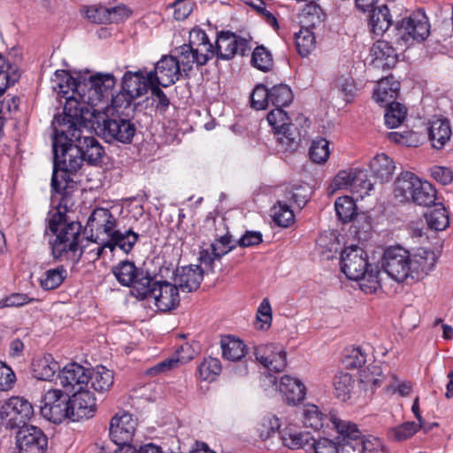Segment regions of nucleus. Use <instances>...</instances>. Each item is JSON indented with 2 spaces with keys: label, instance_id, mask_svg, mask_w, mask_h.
<instances>
[{
  "label": "nucleus",
  "instance_id": "f257e3e1",
  "mask_svg": "<svg viewBox=\"0 0 453 453\" xmlns=\"http://www.w3.org/2000/svg\"><path fill=\"white\" fill-rule=\"evenodd\" d=\"M95 112L81 107L74 98H68L64 106V113L55 116L53 128V173L51 192L53 197L60 196L59 203L66 208L70 202V188L73 180L70 177L75 173L86 160L95 164L101 160L104 150L98 140L84 134L81 127L88 123L94 127Z\"/></svg>",
  "mask_w": 453,
  "mask_h": 453
},
{
  "label": "nucleus",
  "instance_id": "f03ea898",
  "mask_svg": "<svg viewBox=\"0 0 453 453\" xmlns=\"http://www.w3.org/2000/svg\"><path fill=\"white\" fill-rule=\"evenodd\" d=\"M435 253L419 248L411 255L404 248L396 245L385 250L381 265L384 272L395 281L402 283L411 279L418 281L424 279L435 266Z\"/></svg>",
  "mask_w": 453,
  "mask_h": 453
},
{
  "label": "nucleus",
  "instance_id": "7ed1b4c3",
  "mask_svg": "<svg viewBox=\"0 0 453 453\" xmlns=\"http://www.w3.org/2000/svg\"><path fill=\"white\" fill-rule=\"evenodd\" d=\"M55 74L60 78L58 83V93L66 100L74 98L81 107L91 111L93 106H96L111 95L116 84V79L111 73H98L83 82H77L65 71H56Z\"/></svg>",
  "mask_w": 453,
  "mask_h": 453
},
{
  "label": "nucleus",
  "instance_id": "20e7f679",
  "mask_svg": "<svg viewBox=\"0 0 453 453\" xmlns=\"http://www.w3.org/2000/svg\"><path fill=\"white\" fill-rule=\"evenodd\" d=\"M52 201H58V206L57 211L50 212L47 219V228L56 234L54 241L50 242L51 255L55 260L72 259L79 250L81 231V226L79 222L65 223V212L73 203L72 192L70 191V202L66 208L60 205L59 195L56 198L52 196Z\"/></svg>",
  "mask_w": 453,
  "mask_h": 453
},
{
  "label": "nucleus",
  "instance_id": "39448f33",
  "mask_svg": "<svg viewBox=\"0 0 453 453\" xmlns=\"http://www.w3.org/2000/svg\"><path fill=\"white\" fill-rule=\"evenodd\" d=\"M177 62L185 76L192 70L193 65L202 66L214 57V47L206 33L202 29H192L189 42L175 49Z\"/></svg>",
  "mask_w": 453,
  "mask_h": 453
},
{
  "label": "nucleus",
  "instance_id": "423d86ee",
  "mask_svg": "<svg viewBox=\"0 0 453 453\" xmlns=\"http://www.w3.org/2000/svg\"><path fill=\"white\" fill-rule=\"evenodd\" d=\"M94 128L102 138L109 143L120 142L129 144L136 132L135 125L131 119L122 117L119 114L111 116H96L92 118Z\"/></svg>",
  "mask_w": 453,
  "mask_h": 453
},
{
  "label": "nucleus",
  "instance_id": "0eeeda50",
  "mask_svg": "<svg viewBox=\"0 0 453 453\" xmlns=\"http://www.w3.org/2000/svg\"><path fill=\"white\" fill-rule=\"evenodd\" d=\"M111 272L121 286L130 288L133 296L146 299V294L150 291L147 284L151 280L149 271L138 268L134 262L126 259L113 266Z\"/></svg>",
  "mask_w": 453,
  "mask_h": 453
},
{
  "label": "nucleus",
  "instance_id": "6e6552de",
  "mask_svg": "<svg viewBox=\"0 0 453 453\" xmlns=\"http://www.w3.org/2000/svg\"><path fill=\"white\" fill-rule=\"evenodd\" d=\"M300 415L303 426L313 430H319L324 426H329L331 424L340 434H357L356 424L342 420L334 413L324 414L317 405H304L300 411Z\"/></svg>",
  "mask_w": 453,
  "mask_h": 453
},
{
  "label": "nucleus",
  "instance_id": "1a4fd4ad",
  "mask_svg": "<svg viewBox=\"0 0 453 453\" xmlns=\"http://www.w3.org/2000/svg\"><path fill=\"white\" fill-rule=\"evenodd\" d=\"M34 416L32 403L21 396H12L2 404L0 418L9 429L27 426V422Z\"/></svg>",
  "mask_w": 453,
  "mask_h": 453
},
{
  "label": "nucleus",
  "instance_id": "9d476101",
  "mask_svg": "<svg viewBox=\"0 0 453 453\" xmlns=\"http://www.w3.org/2000/svg\"><path fill=\"white\" fill-rule=\"evenodd\" d=\"M309 120L303 116L296 118L295 123H291L274 131L276 149L278 152L293 153L297 150L302 137L306 134V127Z\"/></svg>",
  "mask_w": 453,
  "mask_h": 453
},
{
  "label": "nucleus",
  "instance_id": "9b49d317",
  "mask_svg": "<svg viewBox=\"0 0 453 453\" xmlns=\"http://www.w3.org/2000/svg\"><path fill=\"white\" fill-rule=\"evenodd\" d=\"M147 286L150 291L146 294V298L152 296L158 311L166 312L179 305V289L175 284L158 280L155 275H151V280Z\"/></svg>",
  "mask_w": 453,
  "mask_h": 453
},
{
  "label": "nucleus",
  "instance_id": "f8f14e48",
  "mask_svg": "<svg viewBox=\"0 0 453 453\" xmlns=\"http://www.w3.org/2000/svg\"><path fill=\"white\" fill-rule=\"evenodd\" d=\"M69 394L60 389L48 390L41 406V414L47 420L59 424L69 418Z\"/></svg>",
  "mask_w": 453,
  "mask_h": 453
},
{
  "label": "nucleus",
  "instance_id": "ddd939ff",
  "mask_svg": "<svg viewBox=\"0 0 453 453\" xmlns=\"http://www.w3.org/2000/svg\"><path fill=\"white\" fill-rule=\"evenodd\" d=\"M372 265L368 263L367 253L357 245L346 247L341 255V269L352 280L363 278Z\"/></svg>",
  "mask_w": 453,
  "mask_h": 453
},
{
  "label": "nucleus",
  "instance_id": "4468645a",
  "mask_svg": "<svg viewBox=\"0 0 453 453\" xmlns=\"http://www.w3.org/2000/svg\"><path fill=\"white\" fill-rule=\"evenodd\" d=\"M396 30L405 39L407 36L416 41H424L430 34L428 18L422 10H418L397 20Z\"/></svg>",
  "mask_w": 453,
  "mask_h": 453
},
{
  "label": "nucleus",
  "instance_id": "2eb2a0df",
  "mask_svg": "<svg viewBox=\"0 0 453 453\" xmlns=\"http://www.w3.org/2000/svg\"><path fill=\"white\" fill-rule=\"evenodd\" d=\"M16 444L19 453H44L48 438L37 426H21L16 435Z\"/></svg>",
  "mask_w": 453,
  "mask_h": 453
},
{
  "label": "nucleus",
  "instance_id": "dca6fc26",
  "mask_svg": "<svg viewBox=\"0 0 453 453\" xmlns=\"http://www.w3.org/2000/svg\"><path fill=\"white\" fill-rule=\"evenodd\" d=\"M250 50L249 42L246 39L236 36L230 32H220L216 40L214 56L223 60H229L236 54L248 55Z\"/></svg>",
  "mask_w": 453,
  "mask_h": 453
},
{
  "label": "nucleus",
  "instance_id": "f3484780",
  "mask_svg": "<svg viewBox=\"0 0 453 453\" xmlns=\"http://www.w3.org/2000/svg\"><path fill=\"white\" fill-rule=\"evenodd\" d=\"M136 426V419L130 413L118 412L110 422V437L116 445L130 443L133 441Z\"/></svg>",
  "mask_w": 453,
  "mask_h": 453
},
{
  "label": "nucleus",
  "instance_id": "a211bd4d",
  "mask_svg": "<svg viewBox=\"0 0 453 453\" xmlns=\"http://www.w3.org/2000/svg\"><path fill=\"white\" fill-rule=\"evenodd\" d=\"M96 411V397L88 389L79 390L69 396V419L75 422L92 418Z\"/></svg>",
  "mask_w": 453,
  "mask_h": 453
},
{
  "label": "nucleus",
  "instance_id": "6ab92c4d",
  "mask_svg": "<svg viewBox=\"0 0 453 453\" xmlns=\"http://www.w3.org/2000/svg\"><path fill=\"white\" fill-rule=\"evenodd\" d=\"M149 73L152 81L164 88L174 84L182 74L177 58L172 55L163 56Z\"/></svg>",
  "mask_w": 453,
  "mask_h": 453
},
{
  "label": "nucleus",
  "instance_id": "aec40b11",
  "mask_svg": "<svg viewBox=\"0 0 453 453\" xmlns=\"http://www.w3.org/2000/svg\"><path fill=\"white\" fill-rule=\"evenodd\" d=\"M88 369L77 363H71L59 370V384L67 394L88 389Z\"/></svg>",
  "mask_w": 453,
  "mask_h": 453
},
{
  "label": "nucleus",
  "instance_id": "412c9836",
  "mask_svg": "<svg viewBox=\"0 0 453 453\" xmlns=\"http://www.w3.org/2000/svg\"><path fill=\"white\" fill-rule=\"evenodd\" d=\"M256 359L268 371L280 372L287 365V353L277 344L258 345L254 351Z\"/></svg>",
  "mask_w": 453,
  "mask_h": 453
},
{
  "label": "nucleus",
  "instance_id": "4be33fe9",
  "mask_svg": "<svg viewBox=\"0 0 453 453\" xmlns=\"http://www.w3.org/2000/svg\"><path fill=\"white\" fill-rule=\"evenodd\" d=\"M118 220L110 210L96 208L88 219L87 228L91 233V240L95 235V242H97L100 234L107 237L116 229Z\"/></svg>",
  "mask_w": 453,
  "mask_h": 453
},
{
  "label": "nucleus",
  "instance_id": "5701e85b",
  "mask_svg": "<svg viewBox=\"0 0 453 453\" xmlns=\"http://www.w3.org/2000/svg\"><path fill=\"white\" fill-rule=\"evenodd\" d=\"M153 84L150 73L142 70L127 71L121 81L122 90L129 95V100H134L145 95Z\"/></svg>",
  "mask_w": 453,
  "mask_h": 453
},
{
  "label": "nucleus",
  "instance_id": "b1692460",
  "mask_svg": "<svg viewBox=\"0 0 453 453\" xmlns=\"http://www.w3.org/2000/svg\"><path fill=\"white\" fill-rule=\"evenodd\" d=\"M360 431L357 427V434H342L349 441L342 446V453H384L380 439L373 436L360 437Z\"/></svg>",
  "mask_w": 453,
  "mask_h": 453
},
{
  "label": "nucleus",
  "instance_id": "393cba45",
  "mask_svg": "<svg viewBox=\"0 0 453 453\" xmlns=\"http://www.w3.org/2000/svg\"><path fill=\"white\" fill-rule=\"evenodd\" d=\"M203 279V270L200 265H188L178 268L175 273L174 284L182 292L196 290Z\"/></svg>",
  "mask_w": 453,
  "mask_h": 453
},
{
  "label": "nucleus",
  "instance_id": "a878e982",
  "mask_svg": "<svg viewBox=\"0 0 453 453\" xmlns=\"http://www.w3.org/2000/svg\"><path fill=\"white\" fill-rule=\"evenodd\" d=\"M88 386L99 395L108 393L114 384L113 371L104 365L88 369Z\"/></svg>",
  "mask_w": 453,
  "mask_h": 453
},
{
  "label": "nucleus",
  "instance_id": "bb28decb",
  "mask_svg": "<svg viewBox=\"0 0 453 453\" xmlns=\"http://www.w3.org/2000/svg\"><path fill=\"white\" fill-rule=\"evenodd\" d=\"M373 65L382 69H390L395 65L398 55L392 45L387 41H378L371 49Z\"/></svg>",
  "mask_w": 453,
  "mask_h": 453
},
{
  "label": "nucleus",
  "instance_id": "cd10ccee",
  "mask_svg": "<svg viewBox=\"0 0 453 453\" xmlns=\"http://www.w3.org/2000/svg\"><path fill=\"white\" fill-rule=\"evenodd\" d=\"M279 390L288 404H296L302 402L306 395L303 383L296 378L288 375L281 377Z\"/></svg>",
  "mask_w": 453,
  "mask_h": 453
},
{
  "label": "nucleus",
  "instance_id": "c85d7f7f",
  "mask_svg": "<svg viewBox=\"0 0 453 453\" xmlns=\"http://www.w3.org/2000/svg\"><path fill=\"white\" fill-rule=\"evenodd\" d=\"M400 91V83L389 75L381 79L373 92V99L382 106H388L391 103H396Z\"/></svg>",
  "mask_w": 453,
  "mask_h": 453
},
{
  "label": "nucleus",
  "instance_id": "c756f323",
  "mask_svg": "<svg viewBox=\"0 0 453 453\" xmlns=\"http://www.w3.org/2000/svg\"><path fill=\"white\" fill-rule=\"evenodd\" d=\"M282 444L288 449H303L310 452L314 437L309 432L296 431L292 427H286L280 433Z\"/></svg>",
  "mask_w": 453,
  "mask_h": 453
},
{
  "label": "nucleus",
  "instance_id": "7c9ffc66",
  "mask_svg": "<svg viewBox=\"0 0 453 453\" xmlns=\"http://www.w3.org/2000/svg\"><path fill=\"white\" fill-rule=\"evenodd\" d=\"M451 135V127L447 119H438L430 123L428 137L434 149H442L449 141Z\"/></svg>",
  "mask_w": 453,
  "mask_h": 453
},
{
  "label": "nucleus",
  "instance_id": "2f4dec72",
  "mask_svg": "<svg viewBox=\"0 0 453 453\" xmlns=\"http://www.w3.org/2000/svg\"><path fill=\"white\" fill-rule=\"evenodd\" d=\"M139 239V234L132 229H127L124 232L115 229L106 241V245L111 251L116 248L121 250L125 254H128L133 250L134 244Z\"/></svg>",
  "mask_w": 453,
  "mask_h": 453
},
{
  "label": "nucleus",
  "instance_id": "473e14b6",
  "mask_svg": "<svg viewBox=\"0 0 453 453\" xmlns=\"http://www.w3.org/2000/svg\"><path fill=\"white\" fill-rule=\"evenodd\" d=\"M414 173L410 172L402 173L395 182L394 195L400 202H409L411 200L413 194L419 181Z\"/></svg>",
  "mask_w": 453,
  "mask_h": 453
},
{
  "label": "nucleus",
  "instance_id": "72a5a7b5",
  "mask_svg": "<svg viewBox=\"0 0 453 453\" xmlns=\"http://www.w3.org/2000/svg\"><path fill=\"white\" fill-rule=\"evenodd\" d=\"M220 347L223 358L232 362L242 360L247 353L246 344L232 335L223 336L220 340Z\"/></svg>",
  "mask_w": 453,
  "mask_h": 453
},
{
  "label": "nucleus",
  "instance_id": "f704fd0d",
  "mask_svg": "<svg viewBox=\"0 0 453 453\" xmlns=\"http://www.w3.org/2000/svg\"><path fill=\"white\" fill-rule=\"evenodd\" d=\"M393 24L392 15L387 5L373 9L370 15L371 31L376 35H382Z\"/></svg>",
  "mask_w": 453,
  "mask_h": 453
},
{
  "label": "nucleus",
  "instance_id": "c9c22d12",
  "mask_svg": "<svg viewBox=\"0 0 453 453\" xmlns=\"http://www.w3.org/2000/svg\"><path fill=\"white\" fill-rule=\"evenodd\" d=\"M58 370V363L50 355L35 359L32 363L33 376L37 380H50Z\"/></svg>",
  "mask_w": 453,
  "mask_h": 453
},
{
  "label": "nucleus",
  "instance_id": "e433bc0d",
  "mask_svg": "<svg viewBox=\"0 0 453 453\" xmlns=\"http://www.w3.org/2000/svg\"><path fill=\"white\" fill-rule=\"evenodd\" d=\"M370 168L377 179L381 182H388L391 180L395 167L393 160L382 153L372 159Z\"/></svg>",
  "mask_w": 453,
  "mask_h": 453
},
{
  "label": "nucleus",
  "instance_id": "4c0bfd02",
  "mask_svg": "<svg viewBox=\"0 0 453 453\" xmlns=\"http://www.w3.org/2000/svg\"><path fill=\"white\" fill-rule=\"evenodd\" d=\"M67 277V271L63 265L46 270L40 277V286L44 290L58 288Z\"/></svg>",
  "mask_w": 453,
  "mask_h": 453
},
{
  "label": "nucleus",
  "instance_id": "58836bf2",
  "mask_svg": "<svg viewBox=\"0 0 453 453\" xmlns=\"http://www.w3.org/2000/svg\"><path fill=\"white\" fill-rule=\"evenodd\" d=\"M123 10L120 6L107 8L104 5H91L86 8V17L91 22L106 24L113 21L112 15Z\"/></svg>",
  "mask_w": 453,
  "mask_h": 453
},
{
  "label": "nucleus",
  "instance_id": "ea45409f",
  "mask_svg": "<svg viewBox=\"0 0 453 453\" xmlns=\"http://www.w3.org/2000/svg\"><path fill=\"white\" fill-rule=\"evenodd\" d=\"M355 380L348 372H339L334 378V388L335 396L346 402L351 397Z\"/></svg>",
  "mask_w": 453,
  "mask_h": 453
},
{
  "label": "nucleus",
  "instance_id": "a19ab883",
  "mask_svg": "<svg viewBox=\"0 0 453 453\" xmlns=\"http://www.w3.org/2000/svg\"><path fill=\"white\" fill-rule=\"evenodd\" d=\"M418 187L413 191V196L411 202L419 206H430L434 204L436 200V190L427 181H422L421 180L417 183Z\"/></svg>",
  "mask_w": 453,
  "mask_h": 453
},
{
  "label": "nucleus",
  "instance_id": "79ce46f5",
  "mask_svg": "<svg viewBox=\"0 0 453 453\" xmlns=\"http://www.w3.org/2000/svg\"><path fill=\"white\" fill-rule=\"evenodd\" d=\"M273 222L281 227H288L295 222V214L287 202L278 201L272 208Z\"/></svg>",
  "mask_w": 453,
  "mask_h": 453
},
{
  "label": "nucleus",
  "instance_id": "37998d69",
  "mask_svg": "<svg viewBox=\"0 0 453 453\" xmlns=\"http://www.w3.org/2000/svg\"><path fill=\"white\" fill-rule=\"evenodd\" d=\"M425 218L429 228L435 231L444 230L449 225V214L441 203L435 204V208L426 212Z\"/></svg>",
  "mask_w": 453,
  "mask_h": 453
},
{
  "label": "nucleus",
  "instance_id": "c03bdc74",
  "mask_svg": "<svg viewBox=\"0 0 453 453\" xmlns=\"http://www.w3.org/2000/svg\"><path fill=\"white\" fill-rule=\"evenodd\" d=\"M367 361V354L360 347H349L344 349L342 363L346 369L361 368Z\"/></svg>",
  "mask_w": 453,
  "mask_h": 453
},
{
  "label": "nucleus",
  "instance_id": "a18cd8bd",
  "mask_svg": "<svg viewBox=\"0 0 453 453\" xmlns=\"http://www.w3.org/2000/svg\"><path fill=\"white\" fill-rule=\"evenodd\" d=\"M336 215L343 223L351 221L357 215V205L353 198L342 196L334 203Z\"/></svg>",
  "mask_w": 453,
  "mask_h": 453
},
{
  "label": "nucleus",
  "instance_id": "49530a36",
  "mask_svg": "<svg viewBox=\"0 0 453 453\" xmlns=\"http://www.w3.org/2000/svg\"><path fill=\"white\" fill-rule=\"evenodd\" d=\"M385 124L388 128L399 127L406 118L407 109L400 103H391L386 106Z\"/></svg>",
  "mask_w": 453,
  "mask_h": 453
},
{
  "label": "nucleus",
  "instance_id": "de8ad7c7",
  "mask_svg": "<svg viewBox=\"0 0 453 453\" xmlns=\"http://www.w3.org/2000/svg\"><path fill=\"white\" fill-rule=\"evenodd\" d=\"M269 98L274 107H286L293 101L292 90L286 84L275 85L270 89Z\"/></svg>",
  "mask_w": 453,
  "mask_h": 453
},
{
  "label": "nucleus",
  "instance_id": "09e8293b",
  "mask_svg": "<svg viewBox=\"0 0 453 453\" xmlns=\"http://www.w3.org/2000/svg\"><path fill=\"white\" fill-rule=\"evenodd\" d=\"M330 155L329 142L322 137L312 140L309 149V156L316 164H324Z\"/></svg>",
  "mask_w": 453,
  "mask_h": 453
},
{
  "label": "nucleus",
  "instance_id": "8fccbe9b",
  "mask_svg": "<svg viewBox=\"0 0 453 453\" xmlns=\"http://www.w3.org/2000/svg\"><path fill=\"white\" fill-rule=\"evenodd\" d=\"M192 359V353L188 356H182L179 353L178 357H171L166 358L156 365L150 367L147 370L146 374L149 376H155L159 373L165 372L170 371L175 367H177L180 364H185Z\"/></svg>",
  "mask_w": 453,
  "mask_h": 453
},
{
  "label": "nucleus",
  "instance_id": "3c124183",
  "mask_svg": "<svg viewBox=\"0 0 453 453\" xmlns=\"http://www.w3.org/2000/svg\"><path fill=\"white\" fill-rule=\"evenodd\" d=\"M298 53L302 57L308 56L315 48V35L309 28H301L295 35Z\"/></svg>",
  "mask_w": 453,
  "mask_h": 453
},
{
  "label": "nucleus",
  "instance_id": "603ef678",
  "mask_svg": "<svg viewBox=\"0 0 453 453\" xmlns=\"http://www.w3.org/2000/svg\"><path fill=\"white\" fill-rule=\"evenodd\" d=\"M280 419L275 416L265 417L257 426V433L262 441L277 435L280 438Z\"/></svg>",
  "mask_w": 453,
  "mask_h": 453
},
{
  "label": "nucleus",
  "instance_id": "864d4df0",
  "mask_svg": "<svg viewBox=\"0 0 453 453\" xmlns=\"http://www.w3.org/2000/svg\"><path fill=\"white\" fill-rule=\"evenodd\" d=\"M373 188V183L371 181L366 170L357 169L354 181L352 182L351 192L357 194L358 197L364 198L368 196Z\"/></svg>",
  "mask_w": 453,
  "mask_h": 453
},
{
  "label": "nucleus",
  "instance_id": "5fc2aeb1",
  "mask_svg": "<svg viewBox=\"0 0 453 453\" xmlns=\"http://www.w3.org/2000/svg\"><path fill=\"white\" fill-rule=\"evenodd\" d=\"M198 372L202 380L213 381L221 372V363L216 357H206L200 364Z\"/></svg>",
  "mask_w": 453,
  "mask_h": 453
},
{
  "label": "nucleus",
  "instance_id": "6e6d98bb",
  "mask_svg": "<svg viewBox=\"0 0 453 453\" xmlns=\"http://www.w3.org/2000/svg\"><path fill=\"white\" fill-rule=\"evenodd\" d=\"M251 63L254 67L263 72H268L273 65L272 54L264 46H258L254 50Z\"/></svg>",
  "mask_w": 453,
  "mask_h": 453
},
{
  "label": "nucleus",
  "instance_id": "4d7b16f0",
  "mask_svg": "<svg viewBox=\"0 0 453 453\" xmlns=\"http://www.w3.org/2000/svg\"><path fill=\"white\" fill-rule=\"evenodd\" d=\"M421 428L414 421H407L391 428L389 434L396 441H404L411 438Z\"/></svg>",
  "mask_w": 453,
  "mask_h": 453
},
{
  "label": "nucleus",
  "instance_id": "13d9d810",
  "mask_svg": "<svg viewBox=\"0 0 453 453\" xmlns=\"http://www.w3.org/2000/svg\"><path fill=\"white\" fill-rule=\"evenodd\" d=\"M270 89L265 85H257L251 94V106L256 110H264L270 104L269 98Z\"/></svg>",
  "mask_w": 453,
  "mask_h": 453
},
{
  "label": "nucleus",
  "instance_id": "bf43d9fd",
  "mask_svg": "<svg viewBox=\"0 0 453 453\" xmlns=\"http://www.w3.org/2000/svg\"><path fill=\"white\" fill-rule=\"evenodd\" d=\"M356 169L342 170L334 177L331 188L333 191L338 189H352V182L354 181Z\"/></svg>",
  "mask_w": 453,
  "mask_h": 453
},
{
  "label": "nucleus",
  "instance_id": "052dcab7",
  "mask_svg": "<svg viewBox=\"0 0 453 453\" xmlns=\"http://www.w3.org/2000/svg\"><path fill=\"white\" fill-rule=\"evenodd\" d=\"M359 282L360 289L365 294L374 293L380 287L379 272L374 271L372 266L367 270L363 278H360Z\"/></svg>",
  "mask_w": 453,
  "mask_h": 453
},
{
  "label": "nucleus",
  "instance_id": "680f3d73",
  "mask_svg": "<svg viewBox=\"0 0 453 453\" xmlns=\"http://www.w3.org/2000/svg\"><path fill=\"white\" fill-rule=\"evenodd\" d=\"M388 138L391 142L407 147H417L419 142L418 134L412 131H405L403 133L389 132Z\"/></svg>",
  "mask_w": 453,
  "mask_h": 453
},
{
  "label": "nucleus",
  "instance_id": "e2e57ef3",
  "mask_svg": "<svg viewBox=\"0 0 453 453\" xmlns=\"http://www.w3.org/2000/svg\"><path fill=\"white\" fill-rule=\"evenodd\" d=\"M267 121L273 131L291 124L288 115L280 107H275L267 114Z\"/></svg>",
  "mask_w": 453,
  "mask_h": 453
},
{
  "label": "nucleus",
  "instance_id": "0e129e2a",
  "mask_svg": "<svg viewBox=\"0 0 453 453\" xmlns=\"http://www.w3.org/2000/svg\"><path fill=\"white\" fill-rule=\"evenodd\" d=\"M235 247L232 243L231 236H225L220 234V239H214L211 244V250L214 257L220 259L224 255L227 254Z\"/></svg>",
  "mask_w": 453,
  "mask_h": 453
},
{
  "label": "nucleus",
  "instance_id": "69168bd1",
  "mask_svg": "<svg viewBox=\"0 0 453 453\" xmlns=\"http://www.w3.org/2000/svg\"><path fill=\"white\" fill-rule=\"evenodd\" d=\"M161 85L153 82L150 86L153 100L156 102V109L160 112H165L170 105V100L165 93L160 88Z\"/></svg>",
  "mask_w": 453,
  "mask_h": 453
},
{
  "label": "nucleus",
  "instance_id": "338daca9",
  "mask_svg": "<svg viewBox=\"0 0 453 453\" xmlns=\"http://www.w3.org/2000/svg\"><path fill=\"white\" fill-rule=\"evenodd\" d=\"M173 18L176 20H184L193 11L194 3L192 0H176L173 4Z\"/></svg>",
  "mask_w": 453,
  "mask_h": 453
},
{
  "label": "nucleus",
  "instance_id": "774afa93",
  "mask_svg": "<svg viewBox=\"0 0 453 453\" xmlns=\"http://www.w3.org/2000/svg\"><path fill=\"white\" fill-rule=\"evenodd\" d=\"M286 198L288 202H293L299 208H303L309 200L306 191L301 186L292 187L291 189L287 190Z\"/></svg>",
  "mask_w": 453,
  "mask_h": 453
}]
</instances>
